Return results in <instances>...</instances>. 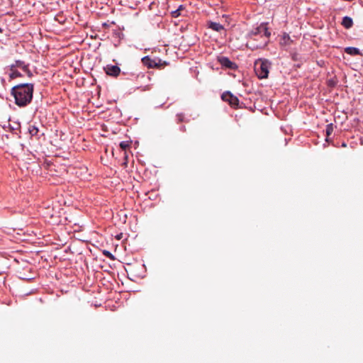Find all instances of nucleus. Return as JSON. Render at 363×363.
<instances>
[{
  "label": "nucleus",
  "instance_id": "nucleus-15",
  "mask_svg": "<svg viewBox=\"0 0 363 363\" xmlns=\"http://www.w3.org/2000/svg\"><path fill=\"white\" fill-rule=\"evenodd\" d=\"M131 142L130 141H122L120 143L119 146L123 150H126L130 147Z\"/></svg>",
  "mask_w": 363,
  "mask_h": 363
},
{
  "label": "nucleus",
  "instance_id": "nucleus-6",
  "mask_svg": "<svg viewBox=\"0 0 363 363\" xmlns=\"http://www.w3.org/2000/svg\"><path fill=\"white\" fill-rule=\"evenodd\" d=\"M218 61L220 63V65L223 67H225V68H228L230 69H235L236 68V65L231 62L228 57H218Z\"/></svg>",
  "mask_w": 363,
  "mask_h": 363
},
{
  "label": "nucleus",
  "instance_id": "nucleus-5",
  "mask_svg": "<svg viewBox=\"0 0 363 363\" xmlns=\"http://www.w3.org/2000/svg\"><path fill=\"white\" fill-rule=\"evenodd\" d=\"M106 74L112 77H118L121 72V69L117 65H108L104 67Z\"/></svg>",
  "mask_w": 363,
  "mask_h": 363
},
{
  "label": "nucleus",
  "instance_id": "nucleus-13",
  "mask_svg": "<svg viewBox=\"0 0 363 363\" xmlns=\"http://www.w3.org/2000/svg\"><path fill=\"white\" fill-rule=\"evenodd\" d=\"M28 132L31 136H37L39 130L35 125H30L28 128Z\"/></svg>",
  "mask_w": 363,
  "mask_h": 363
},
{
  "label": "nucleus",
  "instance_id": "nucleus-9",
  "mask_svg": "<svg viewBox=\"0 0 363 363\" xmlns=\"http://www.w3.org/2000/svg\"><path fill=\"white\" fill-rule=\"evenodd\" d=\"M342 25L347 29H349L353 26V21L349 16H345L342 18Z\"/></svg>",
  "mask_w": 363,
  "mask_h": 363
},
{
  "label": "nucleus",
  "instance_id": "nucleus-8",
  "mask_svg": "<svg viewBox=\"0 0 363 363\" xmlns=\"http://www.w3.org/2000/svg\"><path fill=\"white\" fill-rule=\"evenodd\" d=\"M292 40L287 33H284L280 40V45L281 46H289L291 44Z\"/></svg>",
  "mask_w": 363,
  "mask_h": 363
},
{
  "label": "nucleus",
  "instance_id": "nucleus-10",
  "mask_svg": "<svg viewBox=\"0 0 363 363\" xmlns=\"http://www.w3.org/2000/svg\"><path fill=\"white\" fill-rule=\"evenodd\" d=\"M208 26L209 28L217 32H219L224 29L223 26L221 24L211 21L208 22Z\"/></svg>",
  "mask_w": 363,
  "mask_h": 363
},
{
  "label": "nucleus",
  "instance_id": "nucleus-3",
  "mask_svg": "<svg viewBox=\"0 0 363 363\" xmlns=\"http://www.w3.org/2000/svg\"><path fill=\"white\" fill-rule=\"evenodd\" d=\"M142 62L143 65L146 66L147 68L161 69L164 68L165 66L167 65V63L166 62H162L160 59H152L148 56L143 57Z\"/></svg>",
  "mask_w": 363,
  "mask_h": 363
},
{
  "label": "nucleus",
  "instance_id": "nucleus-11",
  "mask_svg": "<svg viewBox=\"0 0 363 363\" xmlns=\"http://www.w3.org/2000/svg\"><path fill=\"white\" fill-rule=\"evenodd\" d=\"M345 52L348 54V55H362L360 50L357 48H354V47H347L345 49Z\"/></svg>",
  "mask_w": 363,
  "mask_h": 363
},
{
  "label": "nucleus",
  "instance_id": "nucleus-18",
  "mask_svg": "<svg viewBox=\"0 0 363 363\" xmlns=\"http://www.w3.org/2000/svg\"><path fill=\"white\" fill-rule=\"evenodd\" d=\"M104 255H105L107 257L113 258V255L108 251H104Z\"/></svg>",
  "mask_w": 363,
  "mask_h": 363
},
{
  "label": "nucleus",
  "instance_id": "nucleus-14",
  "mask_svg": "<svg viewBox=\"0 0 363 363\" xmlns=\"http://www.w3.org/2000/svg\"><path fill=\"white\" fill-rule=\"evenodd\" d=\"M10 71H11V73L9 74V77L11 79L21 77V74L18 71L16 70L15 69H13V70H10Z\"/></svg>",
  "mask_w": 363,
  "mask_h": 363
},
{
  "label": "nucleus",
  "instance_id": "nucleus-17",
  "mask_svg": "<svg viewBox=\"0 0 363 363\" xmlns=\"http://www.w3.org/2000/svg\"><path fill=\"white\" fill-rule=\"evenodd\" d=\"M23 71L29 77H31L33 76L31 71L29 69L28 65L26 67V69H24Z\"/></svg>",
  "mask_w": 363,
  "mask_h": 363
},
{
  "label": "nucleus",
  "instance_id": "nucleus-12",
  "mask_svg": "<svg viewBox=\"0 0 363 363\" xmlns=\"http://www.w3.org/2000/svg\"><path fill=\"white\" fill-rule=\"evenodd\" d=\"M257 32L255 33V34L257 33H264V35L266 36V37H269L270 36V32L268 30L267 26L265 25H260L257 28Z\"/></svg>",
  "mask_w": 363,
  "mask_h": 363
},
{
  "label": "nucleus",
  "instance_id": "nucleus-21",
  "mask_svg": "<svg viewBox=\"0 0 363 363\" xmlns=\"http://www.w3.org/2000/svg\"><path fill=\"white\" fill-rule=\"evenodd\" d=\"M359 3L361 6H363V0H359Z\"/></svg>",
  "mask_w": 363,
  "mask_h": 363
},
{
  "label": "nucleus",
  "instance_id": "nucleus-20",
  "mask_svg": "<svg viewBox=\"0 0 363 363\" xmlns=\"http://www.w3.org/2000/svg\"><path fill=\"white\" fill-rule=\"evenodd\" d=\"M177 116L178 118L179 121H183L184 116L182 114H178Z\"/></svg>",
  "mask_w": 363,
  "mask_h": 363
},
{
  "label": "nucleus",
  "instance_id": "nucleus-16",
  "mask_svg": "<svg viewBox=\"0 0 363 363\" xmlns=\"http://www.w3.org/2000/svg\"><path fill=\"white\" fill-rule=\"evenodd\" d=\"M325 131L328 137L333 132V125L332 123L327 125Z\"/></svg>",
  "mask_w": 363,
  "mask_h": 363
},
{
  "label": "nucleus",
  "instance_id": "nucleus-1",
  "mask_svg": "<svg viewBox=\"0 0 363 363\" xmlns=\"http://www.w3.org/2000/svg\"><path fill=\"white\" fill-rule=\"evenodd\" d=\"M34 91L33 84H20L11 89V95L14 97L15 104L19 107L28 105L32 99Z\"/></svg>",
  "mask_w": 363,
  "mask_h": 363
},
{
  "label": "nucleus",
  "instance_id": "nucleus-7",
  "mask_svg": "<svg viewBox=\"0 0 363 363\" xmlns=\"http://www.w3.org/2000/svg\"><path fill=\"white\" fill-rule=\"evenodd\" d=\"M28 65L26 64L24 61L22 60H16L14 64L10 65V70H13L16 67H19L23 70L26 69V67Z\"/></svg>",
  "mask_w": 363,
  "mask_h": 363
},
{
  "label": "nucleus",
  "instance_id": "nucleus-19",
  "mask_svg": "<svg viewBox=\"0 0 363 363\" xmlns=\"http://www.w3.org/2000/svg\"><path fill=\"white\" fill-rule=\"evenodd\" d=\"M179 10H180V9H177V11H173V12H172V16H173L174 17H177V16H179Z\"/></svg>",
  "mask_w": 363,
  "mask_h": 363
},
{
  "label": "nucleus",
  "instance_id": "nucleus-4",
  "mask_svg": "<svg viewBox=\"0 0 363 363\" xmlns=\"http://www.w3.org/2000/svg\"><path fill=\"white\" fill-rule=\"evenodd\" d=\"M221 99L224 101L228 102L233 107H236L238 106L239 100L238 97L233 95L230 91L224 92L221 96Z\"/></svg>",
  "mask_w": 363,
  "mask_h": 363
},
{
  "label": "nucleus",
  "instance_id": "nucleus-2",
  "mask_svg": "<svg viewBox=\"0 0 363 363\" xmlns=\"http://www.w3.org/2000/svg\"><path fill=\"white\" fill-rule=\"evenodd\" d=\"M271 63L265 59H258L255 62V72L259 79H266L269 75Z\"/></svg>",
  "mask_w": 363,
  "mask_h": 363
}]
</instances>
